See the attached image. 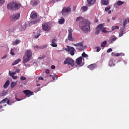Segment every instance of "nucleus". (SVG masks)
Returning a JSON list of instances; mask_svg holds the SVG:
<instances>
[{
  "instance_id": "1",
  "label": "nucleus",
  "mask_w": 129,
  "mask_h": 129,
  "mask_svg": "<svg viewBox=\"0 0 129 129\" xmlns=\"http://www.w3.org/2000/svg\"><path fill=\"white\" fill-rule=\"evenodd\" d=\"M76 22H79L80 28L81 29L83 32L84 33H88L90 30V22L88 20H84L83 18L81 17H78L76 19Z\"/></svg>"
},
{
  "instance_id": "2",
  "label": "nucleus",
  "mask_w": 129,
  "mask_h": 129,
  "mask_svg": "<svg viewBox=\"0 0 129 129\" xmlns=\"http://www.w3.org/2000/svg\"><path fill=\"white\" fill-rule=\"evenodd\" d=\"M21 7H22L21 3L17 1L10 2L7 5V9L11 11H18L20 10Z\"/></svg>"
},
{
  "instance_id": "3",
  "label": "nucleus",
  "mask_w": 129,
  "mask_h": 129,
  "mask_svg": "<svg viewBox=\"0 0 129 129\" xmlns=\"http://www.w3.org/2000/svg\"><path fill=\"white\" fill-rule=\"evenodd\" d=\"M32 58V51L30 50H27L23 56V63L26 64L27 62H29Z\"/></svg>"
},
{
  "instance_id": "4",
  "label": "nucleus",
  "mask_w": 129,
  "mask_h": 129,
  "mask_svg": "<svg viewBox=\"0 0 129 129\" xmlns=\"http://www.w3.org/2000/svg\"><path fill=\"white\" fill-rule=\"evenodd\" d=\"M71 13V8L70 7H63L61 11L62 16H67Z\"/></svg>"
},
{
  "instance_id": "5",
  "label": "nucleus",
  "mask_w": 129,
  "mask_h": 129,
  "mask_svg": "<svg viewBox=\"0 0 129 129\" xmlns=\"http://www.w3.org/2000/svg\"><path fill=\"white\" fill-rule=\"evenodd\" d=\"M21 16V14L19 13H15L13 15H12L10 17V19L13 22H16L17 20H19L20 19V17Z\"/></svg>"
},
{
  "instance_id": "6",
  "label": "nucleus",
  "mask_w": 129,
  "mask_h": 129,
  "mask_svg": "<svg viewBox=\"0 0 129 129\" xmlns=\"http://www.w3.org/2000/svg\"><path fill=\"white\" fill-rule=\"evenodd\" d=\"M63 64L64 65H66V64H68V65H71L72 67H73L74 66L75 62H74V60H73L72 58H67L64 61Z\"/></svg>"
},
{
  "instance_id": "7",
  "label": "nucleus",
  "mask_w": 129,
  "mask_h": 129,
  "mask_svg": "<svg viewBox=\"0 0 129 129\" xmlns=\"http://www.w3.org/2000/svg\"><path fill=\"white\" fill-rule=\"evenodd\" d=\"M68 32H69V33L68 36V39L69 41L74 42V41H75V39L72 36V32H73V30H72V29H71V28H69L68 29Z\"/></svg>"
},
{
  "instance_id": "8",
  "label": "nucleus",
  "mask_w": 129,
  "mask_h": 129,
  "mask_svg": "<svg viewBox=\"0 0 129 129\" xmlns=\"http://www.w3.org/2000/svg\"><path fill=\"white\" fill-rule=\"evenodd\" d=\"M67 48H65L66 51H67V52H70V54H71V56H74V51H75V48L68 45H67Z\"/></svg>"
},
{
  "instance_id": "9",
  "label": "nucleus",
  "mask_w": 129,
  "mask_h": 129,
  "mask_svg": "<svg viewBox=\"0 0 129 129\" xmlns=\"http://www.w3.org/2000/svg\"><path fill=\"white\" fill-rule=\"evenodd\" d=\"M42 27V30H43V31H46L47 32H49L50 31V29H51L49 26V24L46 23H43Z\"/></svg>"
},
{
  "instance_id": "10",
  "label": "nucleus",
  "mask_w": 129,
  "mask_h": 129,
  "mask_svg": "<svg viewBox=\"0 0 129 129\" xmlns=\"http://www.w3.org/2000/svg\"><path fill=\"white\" fill-rule=\"evenodd\" d=\"M24 94L26 95V96L30 97L31 95H33V92H32L31 91L29 90H25L23 91Z\"/></svg>"
},
{
  "instance_id": "11",
  "label": "nucleus",
  "mask_w": 129,
  "mask_h": 129,
  "mask_svg": "<svg viewBox=\"0 0 129 129\" xmlns=\"http://www.w3.org/2000/svg\"><path fill=\"white\" fill-rule=\"evenodd\" d=\"M96 67H97L96 63H93L88 66L87 67V68L90 69V70H94V69H95Z\"/></svg>"
},
{
  "instance_id": "12",
  "label": "nucleus",
  "mask_w": 129,
  "mask_h": 129,
  "mask_svg": "<svg viewBox=\"0 0 129 129\" xmlns=\"http://www.w3.org/2000/svg\"><path fill=\"white\" fill-rule=\"evenodd\" d=\"M76 63H77L78 65H80L81 63H82V57H78L76 60Z\"/></svg>"
},
{
  "instance_id": "13",
  "label": "nucleus",
  "mask_w": 129,
  "mask_h": 129,
  "mask_svg": "<svg viewBox=\"0 0 129 129\" xmlns=\"http://www.w3.org/2000/svg\"><path fill=\"white\" fill-rule=\"evenodd\" d=\"M51 46L53 47H57V45L56 43V39H53L51 41V44H50Z\"/></svg>"
},
{
  "instance_id": "14",
  "label": "nucleus",
  "mask_w": 129,
  "mask_h": 129,
  "mask_svg": "<svg viewBox=\"0 0 129 129\" xmlns=\"http://www.w3.org/2000/svg\"><path fill=\"white\" fill-rule=\"evenodd\" d=\"M33 35L35 39H38V38L41 36V33H40V31H37V33L34 32Z\"/></svg>"
},
{
  "instance_id": "15",
  "label": "nucleus",
  "mask_w": 129,
  "mask_h": 129,
  "mask_svg": "<svg viewBox=\"0 0 129 129\" xmlns=\"http://www.w3.org/2000/svg\"><path fill=\"white\" fill-rule=\"evenodd\" d=\"M10 85V80H7L6 82L5 83V84L3 86L4 88L5 89H7L8 87H9V86Z\"/></svg>"
},
{
  "instance_id": "16",
  "label": "nucleus",
  "mask_w": 129,
  "mask_h": 129,
  "mask_svg": "<svg viewBox=\"0 0 129 129\" xmlns=\"http://www.w3.org/2000/svg\"><path fill=\"white\" fill-rule=\"evenodd\" d=\"M41 21V19L40 18H38L36 20L33 21L31 22L32 25H36L38 23H40Z\"/></svg>"
},
{
  "instance_id": "17",
  "label": "nucleus",
  "mask_w": 129,
  "mask_h": 129,
  "mask_svg": "<svg viewBox=\"0 0 129 129\" xmlns=\"http://www.w3.org/2000/svg\"><path fill=\"white\" fill-rule=\"evenodd\" d=\"M20 43H21V40L19 39H17L12 43V45L13 46H17V45H19V44H20Z\"/></svg>"
},
{
  "instance_id": "18",
  "label": "nucleus",
  "mask_w": 129,
  "mask_h": 129,
  "mask_svg": "<svg viewBox=\"0 0 129 129\" xmlns=\"http://www.w3.org/2000/svg\"><path fill=\"white\" fill-rule=\"evenodd\" d=\"M75 47H83L84 44L83 42H79L78 43L73 44Z\"/></svg>"
},
{
  "instance_id": "19",
  "label": "nucleus",
  "mask_w": 129,
  "mask_h": 129,
  "mask_svg": "<svg viewBox=\"0 0 129 129\" xmlns=\"http://www.w3.org/2000/svg\"><path fill=\"white\" fill-rule=\"evenodd\" d=\"M26 29H27V26H26V24H24L21 25L20 30V31H25Z\"/></svg>"
},
{
  "instance_id": "20",
  "label": "nucleus",
  "mask_w": 129,
  "mask_h": 129,
  "mask_svg": "<svg viewBox=\"0 0 129 129\" xmlns=\"http://www.w3.org/2000/svg\"><path fill=\"white\" fill-rule=\"evenodd\" d=\"M21 61V58H18L17 60L14 61V62L12 63V66H14V65H17V64H19V63H20Z\"/></svg>"
},
{
  "instance_id": "21",
  "label": "nucleus",
  "mask_w": 129,
  "mask_h": 129,
  "mask_svg": "<svg viewBox=\"0 0 129 129\" xmlns=\"http://www.w3.org/2000/svg\"><path fill=\"white\" fill-rule=\"evenodd\" d=\"M21 61V58H18L17 60L14 61V62L12 63V66H14V65H17V64H19V63H20Z\"/></svg>"
},
{
  "instance_id": "22",
  "label": "nucleus",
  "mask_w": 129,
  "mask_h": 129,
  "mask_svg": "<svg viewBox=\"0 0 129 129\" xmlns=\"http://www.w3.org/2000/svg\"><path fill=\"white\" fill-rule=\"evenodd\" d=\"M17 82H13L11 85H10V87L11 88H12L13 89V88H14V87H16V86L17 85Z\"/></svg>"
},
{
  "instance_id": "23",
  "label": "nucleus",
  "mask_w": 129,
  "mask_h": 129,
  "mask_svg": "<svg viewBox=\"0 0 129 129\" xmlns=\"http://www.w3.org/2000/svg\"><path fill=\"white\" fill-rule=\"evenodd\" d=\"M31 18L33 20H35V19L37 18V14H36V13H31Z\"/></svg>"
},
{
  "instance_id": "24",
  "label": "nucleus",
  "mask_w": 129,
  "mask_h": 129,
  "mask_svg": "<svg viewBox=\"0 0 129 129\" xmlns=\"http://www.w3.org/2000/svg\"><path fill=\"white\" fill-rule=\"evenodd\" d=\"M96 0H87L88 5H93Z\"/></svg>"
},
{
  "instance_id": "25",
  "label": "nucleus",
  "mask_w": 129,
  "mask_h": 129,
  "mask_svg": "<svg viewBox=\"0 0 129 129\" xmlns=\"http://www.w3.org/2000/svg\"><path fill=\"white\" fill-rule=\"evenodd\" d=\"M81 10L84 11V12H86V11L88 10V7H87V6H83L81 7Z\"/></svg>"
},
{
  "instance_id": "26",
  "label": "nucleus",
  "mask_w": 129,
  "mask_h": 129,
  "mask_svg": "<svg viewBox=\"0 0 129 129\" xmlns=\"http://www.w3.org/2000/svg\"><path fill=\"white\" fill-rule=\"evenodd\" d=\"M102 3L104 6H107L108 5V0H102Z\"/></svg>"
},
{
  "instance_id": "27",
  "label": "nucleus",
  "mask_w": 129,
  "mask_h": 129,
  "mask_svg": "<svg viewBox=\"0 0 129 129\" xmlns=\"http://www.w3.org/2000/svg\"><path fill=\"white\" fill-rule=\"evenodd\" d=\"M121 54H122V53H115V52H112L111 53V55L112 56H115V57H118V56H120Z\"/></svg>"
},
{
  "instance_id": "28",
  "label": "nucleus",
  "mask_w": 129,
  "mask_h": 129,
  "mask_svg": "<svg viewBox=\"0 0 129 129\" xmlns=\"http://www.w3.org/2000/svg\"><path fill=\"white\" fill-rule=\"evenodd\" d=\"M126 25H127V19L124 20L123 22V28L124 29H125V26H126Z\"/></svg>"
},
{
  "instance_id": "29",
  "label": "nucleus",
  "mask_w": 129,
  "mask_h": 129,
  "mask_svg": "<svg viewBox=\"0 0 129 129\" xmlns=\"http://www.w3.org/2000/svg\"><path fill=\"white\" fill-rule=\"evenodd\" d=\"M116 4L117 6H122V5L124 4V2L121 1H118L116 2Z\"/></svg>"
},
{
  "instance_id": "30",
  "label": "nucleus",
  "mask_w": 129,
  "mask_h": 129,
  "mask_svg": "<svg viewBox=\"0 0 129 129\" xmlns=\"http://www.w3.org/2000/svg\"><path fill=\"white\" fill-rule=\"evenodd\" d=\"M119 37H122L123 36V29H120V32L119 33Z\"/></svg>"
},
{
  "instance_id": "31",
  "label": "nucleus",
  "mask_w": 129,
  "mask_h": 129,
  "mask_svg": "<svg viewBox=\"0 0 129 129\" xmlns=\"http://www.w3.org/2000/svg\"><path fill=\"white\" fill-rule=\"evenodd\" d=\"M64 22H65L64 18L60 19L58 20V23L60 24H64Z\"/></svg>"
},
{
  "instance_id": "32",
  "label": "nucleus",
  "mask_w": 129,
  "mask_h": 129,
  "mask_svg": "<svg viewBox=\"0 0 129 129\" xmlns=\"http://www.w3.org/2000/svg\"><path fill=\"white\" fill-rule=\"evenodd\" d=\"M107 43V41L106 40H105L101 44V47H105V45H106V43Z\"/></svg>"
},
{
  "instance_id": "33",
  "label": "nucleus",
  "mask_w": 129,
  "mask_h": 129,
  "mask_svg": "<svg viewBox=\"0 0 129 129\" xmlns=\"http://www.w3.org/2000/svg\"><path fill=\"white\" fill-rule=\"evenodd\" d=\"M31 4L33 6H37V5H38V2L36 0H32L31 2Z\"/></svg>"
},
{
  "instance_id": "34",
  "label": "nucleus",
  "mask_w": 129,
  "mask_h": 129,
  "mask_svg": "<svg viewBox=\"0 0 129 129\" xmlns=\"http://www.w3.org/2000/svg\"><path fill=\"white\" fill-rule=\"evenodd\" d=\"M8 101V98H6L5 99H4L2 101L0 102V104L6 103Z\"/></svg>"
},
{
  "instance_id": "35",
  "label": "nucleus",
  "mask_w": 129,
  "mask_h": 129,
  "mask_svg": "<svg viewBox=\"0 0 129 129\" xmlns=\"http://www.w3.org/2000/svg\"><path fill=\"white\" fill-rule=\"evenodd\" d=\"M104 27L103 26V24H101L100 25H99L98 26V29H99V30H100V31H101V30L104 28Z\"/></svg>"
},
{
  "instance_id": "36",
  "label": "nucleus",
  "mask_w": 129,
  "mask_h": 129,
  "mask_svg": "<svg viewBox=\"0 0 129 129\" xmlns=\"http://www.w3.org/2000/svg\"><path fill=\"white\" fill-rule=\"evenodd\" d=\"M47 47H48V45L44 44L43 45L40 46L39 48H40V49H46V48H47Z\"/></svg>"
},
{
  "instance_id": "37",
  "label": "nucleus",
  "mask_w": 129,
  "mask_h": 129,
  "mask_svg": "<svg viewBox=\"0 0 129 129\" xmlns=\"http://www.w3.org/2000/svg\"><path fill=\"white\" fill-rule=\"evenodd\" d=\"M82 57H83V58H88V55H87L84 52L82 53Z\"/></svg>"
},
{
  "instance_id": "38",
  "label": "nucleus",
  "mask_w": 129,
  "mask_h": 129,
  "mask_svg": "<svg viewBox=\"0 0 129 129\" xmlns=\"http://www.w3.org/2000/svg\"><path fill=\"white\" fill-rule=\"evenodd\" d=\"M116 40H117V37H114L111 39V43H113V42H115V41H116Z\"/></svg>"
},
{
  "instance_id": "39",
  "label": "nucleus",
  "mask_w": 129,
  "mask_h": 129,
  "mask_svg": "<svg viewBox=\"0 0 129 129\" xmlns=\"http://www.w3.org/2000/svg\"><path fill=\"white\" fill-rule=\"evenodd\" d=\"M10 54H11V55H12V56H15V55H16V53H15L14 52V49H12L11 50Z\"/></svg>"
},
{
  "instance_id": "40",
  "label": "nucleus",
  "mask_w": 129,
  "mask_h": 129,
  "mask_svg": "<svg viewBox=\"0 0 129 129\" xmlns=\"http://www.w3.org/2000/svg\"><path fill=\"white\" fill-rule=\"evenodd\" d=\"M5 2H6V0H0V6H3L5 4Z\"/></svg>"
},
{
  "instance_id": "41",
  "label": "nucleus",
  "mask_w": 129,
  "mask_h": 129,
  "mask_svg": "<svg viewBox=\"0 0 129 129\" xmlns=\"http://www.w3.org/2000/svg\"><path fill=\"white\" fill-rule=\"evenodd\" d=\"M101 31L102 32V33H107L106 29L105 28H103L101 30Z\"/></svg>"
},
{
  "instance_id": "42",
  "label": "nucleus",
  "mask_w": 129,
  "mask_h": 129,
  "mask_svg": "<svg viewBox=\"0 0 129 129\" xmlns=\"http://www.w3.org/2000/svg\"><path fill=\"white\" fill-rule=\"evenodd\" d=\"M109 66H110V67H111L112 66H114V64H113V62L111 61H109Z\"/></svg>"
},
{
  "instance_id": "43",
  "label": "nucleus",
  "mask_w": 129,
  "mask_h": 129,
  "mask_svg": "<svg viewBox=\"0 0 129 129\" xmlns=\"http://www.w3.org/2000/svg\"><path fill=\"white\" fill-rule=\"evenodd\" d=\"M110 9V7L109 6L107 7L105 9V12H108V11H109Z\"/></svg>"
},
{
  "instance_id": "44",
  "label": "nucleus",
  "mask_w": 129,
  "mask_h": 129,
  "mask_svg": "<svg viewBox=\"0 0 129 129\" xmlns=\"http://www.w3.org/2000/svg\"><path fill=\"white\" fill-rule=\"evenodd\" d=\"M96 49H97L96 52H99V51H100V50H101V48L99 46L96 47Z\"/></svg>"
},
{
  "instance_id": "45",
  "label": "nucleus",
  "mask_w": 129,
  "mask_h": 129,
  "mask_svg": "<svg viewBox=\"0 0 129 129\" xmlns=\"http://www.w3.org/2000/svg\"><path fill=\"white\" fill-rule=\"evenodd\" d=\"M2 96H5V95H7V92L6 91H4L1 94Z\"/></svg>"
},
{
  "instance_id": "46",
  "label": "nucleus",
  "mask_w": 129,
  "mask_h": 129,
  "mask_svg": "<svg viewBox=\"0 0 129 129\" xmlns=\"http://www.w3.org/2000/svg\"><path fill=\"white\" fill-rule=\"evenodd\" d=\"M11 73V71H9V75H10V76H12V75H16V72H12L11 74H10Z\"/></svg>"
},
{
  "instance_id": "47",
  "label": "nucleus",
  "mask_w": 129,
  "mask_h": 129,
  "mask_svg": "<svg viewBox=\"0 0 129 129\" xmlns=\"http://www.w3.org/2000/svg\"><path fill=\"white\" fill-rule=\"evenodd\" d=\"M20 79L21 80H26V77L25 76H21Z\"/></svg>"
},
{
  "instance_id": "48",
  "label": "nucleus",
  "mask_w": 129,
  "mask_h": 129,
  "mask_svg": "<svg viewBox=\"0 0 129 129\" xmlns=\"http://www.w3.org/2000/svg\"><path fill=\"white\" fill-rule=\"evenodd\" d=\"M99 33H100V30L98 29L96 32H95V34L96 35H98V34H99Z\"/></svg>"
},
{
  "instance_id": "49",
  "label": "nucleus",
  "mask_w": 129,
  "mask_h": 129,
  "mask_svg": "<svg viewBox=\"0 0 129 129\" xmlns=\"http://www.w3.org/2000/svg\"><path fill=\"white\" fill-rule=\"evenodd\" d=\"M111 52H112V49L111 48H109L107 51V53H110Z\"/></svg>"
},
{
  "instance_id": "50",
  "label": "nucleus",
  "mask_w": 129,
  "mask_h": 129,
  "mask_svg": "<svg viewBox=\"0 0 129 129\" xmlns=\"http://www.w3.org/2000/svg\"><path fill=\"white\" fill-rule=\"evenodd\" d=\"M11 76H12L13 79H17L18 78L17 76H15L14 75H11Z\"/></svg>"
},
{
  "instance_id": "51",
  "label": "nucleus",
  "mask_w": 129,
  "mask_h": 129,
  "mask_svg": "<svg viewBox=\"0 0 129 129\" xmlns=\"http://www.w3.org/2000/svg\"><path fill=\"white\" fill-rule=\"evenodd\" d=\"M45 73H46L47 74H49L50 73V70L48 69L46 70Z\"/></svg>"
},
{
  "instance_id": "52",
  "label": "nucleus",
  "mask_w": 129,
  "mask_h": 129,
  "mask_svg": "<svg viewBox=\"0 0 129 129\" xmlns=\"http://www.w3.org/2000/svg\"><path fill=\"white\" fill-rule=\"evenodd\" d=\"M34 49H40V46H38V45H36L35 46H34Z\"/></svg>"
},
{
  "instance_id": "53",
  "label": "nucleus",
  "mask_w": 129,
  "mask_h": 129,
  "mask_svg": "<svg viewBox=\"0 0 129 129\" xmlns=\"http://www.w3.org/2000/svg\"><path fill=\"white\" fill-rule=\"evenodd\" d=\"M38 80H44V78L42 77H39L38 78Z\"/></svg>"
},
{
  "instance_id": "54",
  "label": "nucleus",
  "mask_w": 129,
  "mask_h": 129,
  "mask_svg": "<svg viewBox=\"0 0 129 129\" xmlns=\"http://www.w3.org/2000/svg\"><path fill=\"white\" fill-rule=\"evenodd\" d=\"M15 99H16V100H17V101H21V100H23V99H18V98H17V96H16Z\"/></svg>"
},
{
  "instance_id": "55",
  "label": "nucleus",
  "mask_w": 129,
  "mask_h": 129,
  "mask_svg": "<svg viewBox=\"0 0 129 129\" xmlns=\"http://www.w3.org/2000/svg\"><path fill=\"white\" fill-rule=\"evenodd\" d=\"M15 72H16V73H20V69H17Z\"/></svg>"
},
{
  "instance_id": "56",
  "label": "nucleus",
  "mask_w": 129,
  "mask_h": 129,
  "mask_svg": "<svg viewBox=\"0 0 129 129\" xmlns=\"http://www.w3.org/2000/svg\"><path fill=\"white\" fill-rule=\"evenodd\" d=\"M51 69H55V68H56V67H55V66L54 65H52L51 66Z\"/></svg>"
},
{
  "instance_id": "57",
  "label": "nucleus",
  "mask_w": 129,
  "mask_h": 129,
  "mask_svg": "<svg viewBox=\"0 0 129 129\" xmlns=\"http://www.w3.org/2000/svg\"><path fill=\"white\" fill-rule=\"evenodd\" d=\"M56 77L57 79H58V77L57 76V75H56V76L54 77L52 76V79H53V80H55V78Z\"/></svg>"
},
{
  "instance_id": "58",
  "label": "nucleus",
  "mask_w": 129,
  "mask_h": 129,
  "mask_svg": "<svg viewBox=\"0 0 129 129\" xmlns=\"http://www.w3.org/2000/svg\"><path fill=\"white\" fill-rule=\"evenodd\" d=\"M114 28H115V30L116 29L118 30V29H119V27H118L117 26H115Z\"/></svg>"
},
{
  "instance_id": "59",
  "label": "nucleus",
  "mask_w": 129,
  "mask_h": 129,
  "mask_svg": "<svg viewBox=\"0 0 129 129\" xmlns=\"http://www.w3.org/2000/svg\"><path fill=\"white\" fill-rule=\"evenodd\" d=\"M76 49H77L79 50V51H81V50H83L82 48H79V47H76Z\"/></svg>"
},
{
  "instance_id": "60",
  "label": "nucleus",
  "mask_w": 129,
  "mask_h": 129,
  "mask_svg": "<svg viewBox=\"0 0 129 129\" xmlns=\"http://www.w3.org/2000/svg\"><path fill=\"white\" fill-rule=\"evenodd\" d=\"M114 30H115V28L114 26H112V31H114Z\"/></svg>"
},
{
  "instance_id": "61",
  "label": "nucleus",
  "mask_w": 129,
  "mask_h": 129,
  "mask_svg": "<svg viewBox=\"0 0 129 129\" xmlns=\"http://www.w3.org/2000/svg\"><path fill=\"white\" fill-rule=\"evenodd\" d=\"M7 104L10 105V100H9L8 99V100H7Z\"/></svg>"
},
{
  "instance_id": "62",
  "label": "nucleus",
  "mask_w": 129,
  "mask_h": 129,
  "mask_svg": "<svg viewBox=\"0 0 129 129\" xmlns=\"http://www.w3.org/2000/svg\"><path fill=\"white\" fill-rule=\"evenodd\" d=\"M115 19H116V17L114 16V17H112L113 21H114L115 20Z\"/></svg>"
},
{
  "instance_id": "63",
  "label": "nucleus",
  "mask_w": 129,
  "mask_h": 129,
  "mask_svg": "<svg viewBox=\"0 0 129 129\" xmlns=\"http://www.w3.org/2000/svg\"><path fill=\"white\" fill-rule=\"evenodd\" d=\"M37 86H40V85H41V84H37Z\"/></svg>"
},
{
  "instance_id": "64",
  "label": "nucleus",
  "mask_w": 129,
  "mask_h": 129,
  "mask_svg": "<svg viewBox=\"0 0 129 129\" xmlns=\"http://www.w3.org/2000/svg\"><path fill=\"white\" fill-rule=\"evenodd\" d=\"M108 14H111V11H109L108 12Z\"/></svg>"
}]
</instances>
